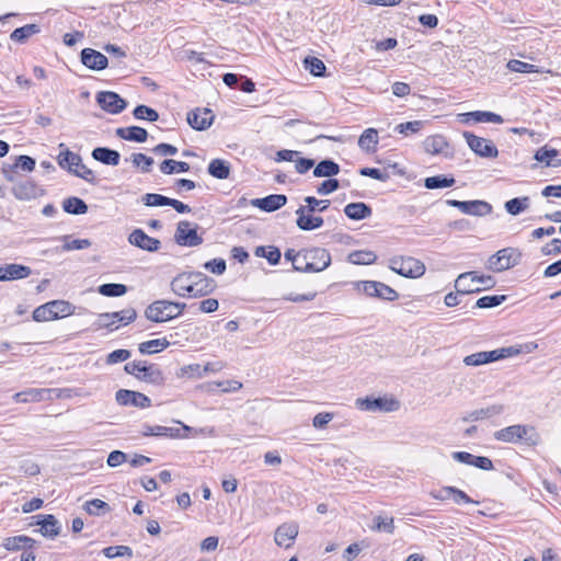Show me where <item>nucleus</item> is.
<instances>
[{"mask_svg":"<svg viewBox=\"0 0 561 561\" xmlns=\"http://www.w3.org/2000/svg\"><path fill=\"white\" fill-rule=\"evenodd\" d=\"M208 173L218 180H226L230 175V164L224 159H213L207 168Z\"/></svg>","mask_w":561,"mask_h":561,"instance_id":"nucleus-37","label":"nucleus"},{"mask_svg":"<svg viewBox=\"0 0 561 561\" xmlns=\"http://www.w3.org/2000/svg\"><path fill=\"white\" fill-rule=\"evenodd\" d=\"M215 115L209 108H195L187 113L186 121L188 125L196 130L207 129L214 122Z\"/></svg>","mask_w":561,"mask_h":561,"instance_id":"nucleus-14","label":"nucleus"},{"mask_svg":"<svg viewBox=\"0 0 561 561\" xmlns=\"http://www.w3.org/2000/svg\"><path fill=\"white\" fill-rule=\"evenodd\" d=\"M98 291L105 297H121L128 291V287L124 284L106 283L100 285Z\"/></svg>","mask_w":561,"mask_h":561,"instance_id":"nucleus-49","label":"nucleus"},{"mask_svg":"<svg viewBox=\"0 0 561 561\" xmlns=\"http://www.w3.org/2000/svg\"><path fill=\"white\" fill-rule=\"evenodd\" d=\"M39 31L41 30L37 24H26L24 26L15 28L11 33L10 38L16 43H24L26 39H28L34 34L39 33Z\"/></svg>","mask_w":561,"mask_h":561,"instance_id":"nucleus-45","label":"nucleus"},{"mask_svg":"<svg viewBox=\"0 0 561 561\" xmlns=\"http://www.w3.org/2000/svg\"><path fill=\"white\" fill-rule=\"evenodd\" d=\"M254 254L259 257H265L271 265H276L282 256L279 249L274 245L256 247Z\"/></svg>","mask_w":561,"mask_h":561,"instance_id":"nucleus-46","label":"nucleus"},{"mask_svg":"<svg viewBox=\"0 0 561 561\" xmlns=\"http://www.w3.org/2000/svg\"><path fill=\"white\" fill-rule=\"evenodd\" d=\"M58 164L61 169L67 170L68 172L72 173L78 165H81L82 158L80 154L75 153L70 151L69 149H65L59 152L58 157Z\"/></svg>","mask_w":561,"mask_h":561,"instance_id":"nucleus-33","label":"nucleus"},{"mask_svg":"<svg viewBox=\"0 0 561 561\" xmlns=\"http://www.w3.org/2000/svg\"><path fill=\"white\" fill-rule=\"evenodd\" d=\"M115 135L124 140L145 142L148 138V131L139 126L119 127L115 130Z\"/></svg>","mask_w":561,"mask_h":561,"instance_id":"nucleus-30","label":"nucleus"},{"mask_svg":"<svg viewBox=\"0 0 561 561\" xmlns=\"http://www.w3.org/2000/svg\"><path fill=\"white\" fill-rule=\"evenodd\" d=\"M314 211L306 210L305 207L299 206L296 210L297 219L296 225L302 231L316 230L323 226V218L313 215Z\"/></svg>","mask_w":561,"mask_h":561,"instance_id":"nucleus-19","label":"nucleus"},{"mask_svg":"<svg viewBox=\"0 0 561 561\" xmlns=\"http://www.w3.org/2000/svg\"><path fill=\"white\" fill-rule=\"evenodd\" d=\"M471 277V282H474L477 278V272H466L460 274L455 280V289L456 293H448L444 302L447 307H455L462 302V298H465L469 294L479 293L482 290L481 287H473L471 285H467L468 278Z\"/></svg>","mask_w":561,"mask_h":561,"instance_id":"nucleus-2","label":"nucleus"},{"mask_svg":"<svg viewBox=\"0 0 561 561\" xmlns=\"http://www.w3.org/2000/svg\"><path fill=\"white\" fill-rule=\"evenodd\" d=\"M460 211L472 216H486L492 213V206L484 201H462Z\"/></svg>","mask_w":561,"mask_h":561,"instance_id":"nucleus-28","label":"nucleus"},{"mask_svg":"<svg viewBox=\"0 0 561 561\" xmlns=\"http://www.w3.org/2000/svg\"><path fill=\"white\" fill-rule=\"evenodd\" d=\"M377 144L378 133L375 128H368L359 136L358 146L367 152H374Z\"/></svg>","mask_w":561,"mask_h":561,"instance_id":"nucleus-41","label":"nucleus"},{"mask_svg":"<svg viewBox=\"0 0 561 561\" xmlns=\"http://www.w3.org/2000/svg\"><path fill=\"white\" fill-rule=\"evenodd\" d=\"M216 280L207 275H204L199 283L192 286L191 297H204L211 294L216 289Z\"/></svg>","mask_w":561,"mask_h":561,"instance_id":"nucleus-38","label":"nucleus"},{"mask_svg":"<svg viewBox=\"0 0 561 561\" xmlns=\"http://www.w3.org/2000/svg\"><path fill=\"white\" fill-rule=\"evenodd\" d=\"M53 319L70 316L73 313L75 307L66 300H53L47 302Z\"/></svg>","mask_w":561,"mask_h":561,"instance_id":"nucleus-40","label":"nucleus"},{"mask_svg":"<svg viewBox=\"0 0 561 561\" xmlns=\"http://www.w3.org/2000/svg\"><path fill=\"white\" fill-rule=\"evenodd\" d=\"M451 457L460 463L473 466L481 470L489 471L494 468L492 460L484 456H474L467 451H455L451 454Z\"/></svg>","mask_w":561,"mask_h":561,"instance_id":"nucleus-21","label":"nucleus"},{"mask_svg":"<svg viewBox=\"0 0 561 561\" xmlns=\"http://www.w3.org/2000/svg\"><path fill=\"white\" fill-rule=\"evenodd\" d=\"M462 136L477 156L488 159H495L499 156V150L492 140L479 137L471 131H463Z\"/></svg>","mask_w":561,"mask_h":561,"instance_id":"nucleus-8","label":"nucleus"},{"mask_svg":"<svg viewBox=\"0 0 561 561\" xmlns=\"http://www.w3.org/2000/svg\"><path fill=\"white\" fill-rule=\"evenodd\" d=\"M133 115L136 119L140 121L157 122L159 119V113L144 104L137 105L133 111Z\"/></svg>","mask_w":561,"mask_h":561,"instance_id":"nucleus-53","label":"nucleus"},{"mask_svg":"<svg viewBox=\"0 0 561 561\" xmlns=\"http://www.w3.org/2000/svg\"><path fill=\"white\" fill-rule=\"evenodd\" d=\"M359 291L369 297L394 301L399 298V294L385 283L377 280H360L356 284Z\"/></svg>","mask_w":561,"mask_h":561,"instance_id":"nucleus-6","label":"nucleus"},{"mask_svg":"<svg viewBox=\"0 0 561 561\" xmlns=\"http://www.w3.org/2000/svg\"><path fill=\"white\" fill-rule=\"evenodd\" d=\"M80 60L87 68L95 71L103 70L108 66L107 57L93 48H83Z\"/></svg>","mask_w":561,"mask_h":561,"instance_id":"nucleus-18","label":"nucleus"},{"mask_svg":"<svg viewBox=\"0 0 561 561\" xmlns=\"http://www.w3.org/2000/svg\"><path fill=\"white\" fill-rule=\"evenodd\" d=\"M340 165L332 159H323L313 167L316 178H332L340 173Z\"/></svg>","mask_w":561,"mask_h":561,"instance_id":"nucleus-34","label":"nucleus"},{"mask_svg":"<svg viewBox=\"0 0 561 561\" xmlns=\"http://www.w3.org/2000/svg\"><path fill=\"white\" fill-rule=\"evenodd\" d=\"M519 259V252L513 248H505L490 256L488 266L494 272H502L517 265Z\"/></svg>","mask_w":561,"mask_h":561,"instance_id":"nucleus-9","label":"nucleus"},{"mask_svg":"<svg viewBox=\"0 0 561 561\" xmlns=\"http://www.w3.org/2000/svg\"><path fill=\"white\" fill-rule=\"evenodd\" d=\"M128 242L147 252H157L161 248L159 239L148 236L142 229L136 228L128 236Z\"/></svg>","mask_w":561,"mask_h":561,"instance_id":"nucleus-12","label":"nucleus"},{"mask_svg":"<svg viewBox=\"0 0 561 561\" xmlns=\"http://www.w3.org/2000/svg\"><path fill=\"white\" fill-rule=\"evenodd\" d=\"M84 510L88 514L94 516H101L111 512L110 505L100 499L87 501L84 504Z\"/></svg>","mask_w":561,"mask_h":561,"instance_id":"nucleus-52","label":"nucleus"},{"mask_svg":"<svg viewBox=\"0 0 561 561\" xmlns=\"http://www.w3.org/2000/svg\"><path fill=\"white\" fill-rule=\"evenodd\" d=\"M36 525H39V531L44 537L54 538L59 535L61 526L58 519L51 515H37Z\"/></svg>","mask_w":561,"mask_h":561,"instance_id":"nucleus-24","label":"nucleus"},{"mask_svg":"<svg viewBox=\"0 0 561 561\" xmlns=\"http://www.w3.org/2000/svg\"><path fill=\"white\" fill-rule=\"evenodd\" d=\"M103 553L108 559L124 556L133 557V550L128 546H110L103 549Z\"/></svg>","mask_w":561,"mask_h":561,"instance_id":"nucleus-63","label":"nucleus"},{"mask_svg":"<svg viewBox=\"0 0 561 561\" xmlns=\"http://www.w3.org/2000/svg\"><path fill=\"white\" fill-rule=\"evenodd\" d=\"M504 411V407L502 404H493L488 408H482L479 410L471 411L467 416L463 417L465 422L469 421H479L488 417H492L501 414Z\"/></svg>","mask_w":561,"mask_h":561,"instance_id":"nucleus-36","label":"nucleus"},{"mask_svg":"<svg viewBox=\"0 0 561 561\" xmlns=\"http://www.w3.org/2000/svg\"><path fill=\"white\" fill-rule=\"evenodd\" d=\"M370 530L376 533L393 534L394 533V518L386 514H378L373 518V524L369 526Z\"/></svg>","mask_w":561,"mask_h":561,"instance_id":"nucleus-35","label":"nucleus"},{"mask_svg":"<svg viewBox=\"0 0 561 561\" xmlns=\"http://www.w3.org/2000/svg\"><path fill=\"white\" fill-rule=\"evenodd\" d=\"M190 164L184 161H176L173 159H165L160 163V171L163 174H173L175 172H187Z\"/></svg>","mask_w":561,"mask_h":561,"instance_id":"nucleus-51","label":"nucleus"},{"mask_svg":"<svg viewBox=\"0 0 561 561\" xmlns=\"http://www.w3.org/2000/svg\"><path fill=\"white\" fill-rule=\"evenodd\" d=\"M305 265H295V271L304 273L321 272L330 266L331 255L329 251L314 248L304 253Z\"/></svg>","mask_w":561,"mask_h":561,"instance_id":"nucleus-3","label":"nucleus"},{"mask_svg":"<svg viewBox=\"0 0 561 561\" xmlns=\"http://www.w3.org/2000/svg\"><path fill=\"white\" fill-rule=\"evenodd\" d=\"M62 209L71 215H83L88 211V205L82 198L72 196L62 202Z\"/></svg>","mask_w":561,"mask_h":561,"instance_id":"nucleus-42","label":"nucleus"},{"mask_svg":"<svg viewBox=\"0 0 561 561\" xmlns=\"http://www.w3.org/2000/svg\"><path fill=\"white\" fill-rule=\"evenodd\" d=\"M139 380L154 386H162L165 382V377L156 364H149L146 362Z\"/></svg>","mask_w":561,"mask_h":561,"instance_id":"nucleus-29","label":"nucleus"},{"mask_svg":"<svg viewBox=\"0 0 561 561\" xmlns=\"http://www.w3.org/2000/svg\"><path fill=\"white\" fill-rule=\"evenodd\" d=\"M530 199L528 196L524 197H515L510 201H507L504 205L505 210L512 215L517 216L522 211L526 210L529 207Z\"/></svg>","mask_w":561,"mask_h":561,"instance_id":"nucleus-48","label":"nucleus"},{"mask_svg":"<svg viewBox=\"0 0 561 561\" xmlns=\"http://www.w3.org/2000/svg\"><path fill=\"white\" fill-rule=\"evenodd\" d=\"M142 435L144 436H165L170 438L181 437V428L178 427H168L161 425H142Z\"/></svg>","mask_w":561,"mask_h":561,"instance_id":"nucleus-32","label":"nucleus"},{"mask_svg":"<svg viewBox=\"0 0 561 561\" xmlns=\"http://www.w3.org/2000/svg\"><path fill=\"white\" fill-rule=\"evenodd\" d=\"M304 201H305L306 205H301V206L305 207L306 210H309V211L323 213L330 206V201L329 199H318V198H316L313 196H307V197H305Z\"/></svg>","mask_w":561,"mask_h":561,"instance_id":"nucleus-60","label":"nucleus"},{"mask_svg":"<svg viewBox=\"0 0 561 561\" xmlns=\"http://www.w3.org/2000/svg\"><path fill=\"white\" fill-rule=\"evenodd\" d=\"M36 161L34 158L25 154L16 157L13 164L4 165L2 168L3 175L7 181L14 182L16 176V169H21L26 172H32L35 169Z\"/></svg>","mask_w":561,"mask_h":561,"instance_id":"nucleus-20","label":"nucleus"},{"mask_svg":"<svg viewBox=\"0 0 561 561\" xmlns=\"http://www.w3.org/2000/svg\"><path fill=\"white\" fill-rule=\"evenodd\" d=\"M559 154V151L554 148H548L547 146L541 147L535 153V159L538 162L545 163L546 167H554V163L558 161H553L552 159Z\"/></svg>","mask_w":561,"mask_h":561,"instance_id":"nucleus-54","label":"nucleus"},{"mask_svg":"<svg viewBox=\"0 0 561 561\" xmlns=\"http://www.w3.org/2000/svg\"><path fill=\"white\" fill-rule=\"evenodd\" d=\"M31 274V267L23 264L10 263L0 265V282L23 279Z\"/></svg>","mask_w":561,"mask_h":561,"instance_id":"nucleus-22","label":"nucleus"},{"mask_svg":"<svg viewBox=\"0 0 561 561\" xmlns=\"http://www.w3.org/2000/svg\"><path fill=\"white\" fill-rule=\"evenodd\" d=\"M197 224L181 220L176 225L174 241L182 247H197L203 243V238L197 233Z\"/></svg>","mask_w":561,"mask_h":561,"instance_id":"nucleus-7","label":"nucleus"},{"mask_svg":"<svg viewBox=\"0 0 561 561\" xmlns=\"http://www.w3.org/2000/svg\"><path fill=\"white\" fill-rule=\"evenodd\" d=\"M424 150L431 154H444L448 157L447 149L449 144L446 138L442 135H433L425 138L423 141Z\"/></svg>","mask_w":561,"mask_h":561,"instance_id":"nucleus-27","label":"nucleus"},{"mask_svg":"<svg viewBox=\"0 0 561 561\" xmlns=\"http://www.w3.org/2000/svg\"><path fill=\"white\" fill-rule=\"evenodd\" d=\"M95 100L101 108L110 114H119L127 107V101L112 91L99 92Z\"/></svg>","mask_w":561,"mask_h":561,"instance_id":"nucleus-11","label":"nucleus"},{"mask_svg":"<svg viewBox=\"0 0 561 561\" xmlns=\"http://www.w3.org/2000/svg\"><path fill=\"white\" fill-rule=\"evenodd\" d=\"M116 402L119 405H131L137 408H148L151 405V399L146 394L127 389H119L115 394Z\"/></svg>","mask_w":561,"mask_h":561,"instance_id":"nucleus-13","label":"nucleus"},{"mask_svg":"<svg viewBox=\"0 0 561 561\" xmlns=\"http://www.w3.org/2000/svg\"><path fill=\"white\" fill-rule=\"evenodd\" d=\"M455 179L445 174L428 176L424 180V186L427 190H437L451 187L455 184Z\"/></svg>","mask_w":561,"mask_h":561,"instance_id":"nucleus-44","label":"nucleus"},{"mask_svg":"<svg viewBox=\"0 0 561 561\" xmlns=\"http://www.w3.org/2000/svg\"><path fill=\"white\" fill-rule=\"evenodd\" d=\"M506 67H507L508 70H511L513 72H520V73H529V72L541 73L542 72V70H540L535 65H531V64H528V62H524V61L518 60V59L510 60L507 62Z\"/></svg>","mask_w":561,"mask_h":561,"instance_id":"nucleus-56","label":"nucleus"},{"mask_svg":"<svg viewBox=\"0 0 561 561\" xmlns=\"http://www.w3.org/2000/svg\"><path fill=\"white\" fill-rule=\"evenodd\" d=\"M505 295H492V296H483L479 298L474 308L480 309H486V308H494L500 306L502 302L506 300Z\"/></svg>","mask_w":561,"mask_h":561,"instance_id":"nucleus-57","label":"nucleus"},{"mask_svg":"<svg viewBox=\"0 0 561 561\" xmlns=\"http://www.w3.org/2000/svg\"><path fill=\"white\" fill-rule=\"evenodd\" d=\"M357 405L364 411H394L398 409L399 403L393 399L386 398H364L357 399Z\"/></svg>","mask_w":561,"mask_h":561,"instance_id":"nucleus-15","label":"nucleus"},{"mask_svg":"<svg viewBox=\"0 0 561 561\" xmlns=\"http://www.w3.org/2000/svg\"><path fill=\"white\" fill-rule=\"evenodd\" d=\"M92 158L105 165L116 167L121 161V153L108 147H96L91 152Z\"/></svg>","mask_w":561,"mask_h":561,"instance_id":"nucleus-25","label":"nucleus"},{"mask_svg":"<svg viewBox=\"0 0 561 561\" xmlns=\"http://www.w3.org/2000/svg\"><path fill=\"white\" fill-rule=\"evenodd\" d=\"M344 214L352 220H363L371 216L373 209L363 202L350 203L344 207Z\"/></svg>","mask_w":561,"mask_h":561,"instance_id":"nucleus-31","label":"nucleus"},{"mask_svg":"<svg viewBox=\"0 0 561 561\" xmlns=\"http://www.w3.org/2000/svg\"><path fill=\"white\" fill-rule=\"evenodd\" d=\"M287 204V196L284 194H271L262 198H254L251 205L266 213L278 210Z\"/></svg>","mask_w":561,"mask_h":561,"instance_id":"nucleus-23","label":"nucleus"},{"mask_svg":"<svg viewBox=\"0 0 561 561\" xmlns=\"http://www.w3.org/2000/svg\"><path fill=\"white\" fill-rule=\"evenodd\" d=\"M178 378H202V365L190 364L182 366L175 373Z\"/></svg>","mask_w":561,"mask_h":561,"instance_id":"nucleus-62","label":"nucleus"},{"mask_svg":"<svg viewBox=\"0 0 561 561\" xmlns=\"http://www.w3.org/2000/svg\"><path fill=\"white\" fill-rule=\"evenodd\" d=\"M171 288L173 293L180 297H191L192 285L190 284L186 273H181L175 276L171 282Z\"/></svg>","mask_w":561,"mask_h":561,"instance_id":"nucleus-39","label":"nucleus"},{"mask_svg":"<svg viewBox=\"0 0 561 561\" xmlns=\"http://www.w3.org/2000/svg\"><path fill=\"white\" fill-rule=\"evenodd\" d=\"M377 260V255L373 251L357 250L348 254V262L352 264H373Z\"/></svg>","mask_w":561,"mask_h":561,"instance_id":"nucleus-50","label":"nucleus"},{"mask_svg":"<svg viewBox=\"0 0 561 561\" xmlns=\"http://www.w3.org/2000/svg\"><path fill=\"white\" fill-rule=\"evenodd\" d=\"M142 203L149 207L169 206L170 197L161 194L147 193L141 197Z\"/></svg>","mask_w":561,"mask_h":561,"instance_id":"nucleus-61","label":"nucleus"},{"mask_svg":"<svg viewBox=\"0 0 561 561\" xmlns=\"http://www.w3.org/2000/svg\"><path fill=\"white\" fill-rule=\"evenodd\" d=\"M2 546L9 551L33 550L36 546V540L25 535H19L5 538Z\"/></svg>","mask_w":561,"mask_h":561,"instance_id":"nucleus-26","label":"nucleus"},{"mask_svg":"<svg viewBox=\"0 0 561 561\" xmlns=\"http://www.w3.org/2000/svg\"><path fill=\"white\" fill-rule=\"evenodd\" d=\"M170 345V342L163 337V339H157V340H150L147 342H142L138 346V351L144 355H150L156 354L164 348H167Z\"/></svg>","mask_w":561,"mask_h":561,"instance_id":"nucleus-43","label":"nucleus"},{"mask_svg":"<svg viewBox=\"0 0 561 561\" xmlns=\"http://www.w3.org/2000/svg\"><path fill=\"white\" fill-rule=\"evenodd\" d=\"M13 183V186H12V194L14 195L15 198L18 199H21V201H30V199H33V198H36L39 193H41V190L38 188V186L31 180L28 179H23V180H16Z\"/></svg>","mask_w":561,"mask_h":561,"instance_id":"nucleus-17","label":"nucleus"},{"mask_svg":"<svg viewBox=\"0 0 561 561\" xmlns=\"http://www.w3.org/2000/svg\"><path fill=\"white\" fill-rule=\"evenodd\" d=\"M494 439L507 444H522L534 448L541 444V435L531 424H514L501 428L493 434Z\"/></svg>","mask_w":561,"mask_h":561,"instance_id":"nucleus-1","label":"nucleus"},{"mask_svg":"<svg viewBox=\"0 0 561 561\" xmlns=\"http://www.w3.org/2000/svg\"><path fill=\"white\" fill-rule=\"evenodd\" d=\"M390 268L394 273L409 278H417L425 273V265L412 256L391 259Z\"/></svg>","mask_w":561,"mask_h":561,"instance_id":"nucleus-5","label":"nucleus"},{"mask_svg":"<svg viewBox=\"0 0 561 561\" xmlns=\"http://www.w3.org/2000/svg\"><path fill=\"white\" fill-rule=\"evenodd\" d=\"M299 527L296 523H284L276 528L274 540L277 546L290 548L298 536Z\"/></svg>","mask_w":561,"mask_h":561,"instance_id":"nucleus-16","label":"nucleus"},{"mask_svg":"<svg viewBox=\"0 0 561 561\" xmlns=\"http://www.w3.org/2000/svg\"><path fill=\"white\" fill-rule=\"evenodd\" d=\"M130 160L136 168H140L142 173H149L153 164V159L145 153L138 152L130 156Z\"/></svg>","mask_w":561,"mask_h":561,"instance_id":"nucleus-59","label":"nucleus"},{"mask_svg":"<svg viewBox=\"0 0 561 561\" xmlns=\"http://www.w3.org/2000/svg\"><path fill=\"white\" fill-rule=\"evenodd\" d=\"M60 239L64 241L61 247L62 251L83 250L91 247V241L89 239L70 240V236H64Z\"/></svg>","mask_w":561,"mask_h":561,"instance_id":"nucleus-58","label":"nucleus"},{"mask_svg":"<svg viewBox=\"0 0 561 561\" xmlns=\"http://www.w3.org/2000/svg\"><path fill=\"white\" fill-rule=\"evenodd\" d=\"M59 391L58 389H28L26 391L20 392L16 396L18 397H24L23 401H42L45 399H50L51 393Z\"/></svg>","mask_w":561,"mask_h":561,"instance_id":"nucleus-47","label":"nucleus"},{"mask_svg":"<svg viewBox=\"0 0 561 561\" xmlns=\"http://www.w3.org/2000/svg\"><path fill=\"white\" fill-rule=\"evenodd\" d=\"M304 66L306 70H309L311 75L314 77H322L325 72L324 62L317 57H306L304 60Z\"/></svg>","mask_w":561,"mask_h":561,"instance_id":"nucleus-55","label":"nucleus"},{"mask_svg":"<svg viewBox=\"0 0 561 561\" xmlns=\"http://www.w3.org/2000/svg\"><path fill=\"white\" fill-rule=\"evenodd\" d=\"M145 317L149 321L161 323L176 318V314H174L172 301L161 299L151 302L146 308Z\"/></svg>","mask_w":561,"mask_h":561,"instance_id":"nucleus-10","label":"nucleus"},{"mask_svg":"<svg viewBox=\"0 0 561 561\" xmlns=\"http://www.w3.org/2000/svg\"><path fill=\"white\" fill-rule=\"evenodd\" d=\"M423 126L424 122L422 121H411L397 125L394 130L399 134L409 135L420 131Z\"/></svg>","mask_w":561,"mask_h":561,"instance_id":"nucleus-64","label":"nucleus"},{"mask_svg":"<svg viewBox=\"0 0 561 561\" xmlns=\"http://www.w3.org/2000/svg\"><path fill=\"white\" fill-rule=\"evenodd\" d=\"M519 354V350L513 346L496 348L488 352H478L463 358L467 366H480Z\"/></svg>","mask_w":561,"mask_h":561,"instance_id":"nucleus-4","label":"nucleus"}]
</instances>
